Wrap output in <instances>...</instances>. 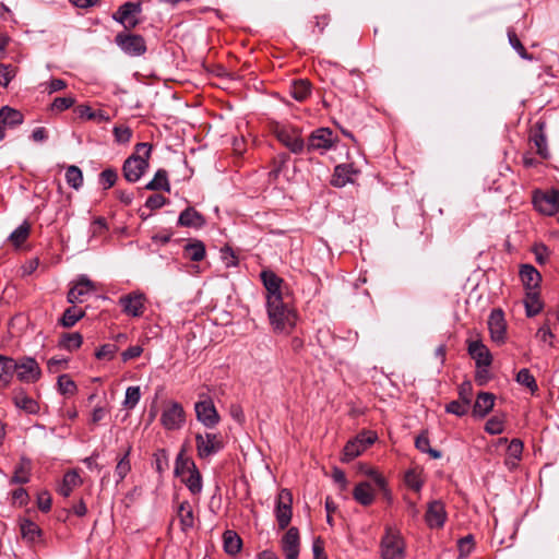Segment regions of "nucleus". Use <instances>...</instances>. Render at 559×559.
I'll use <instances>...</instances> for the list:
<instances>
[{
    "mask_svg": "<svg viewBox=\"0 0 559 559\" xmlns=\"http://www.w3.org/2000/svg\"><path fill=\"white\" fill-rule=\"evenodd\" d=\"M67 183L78 190L83 185V174L78 166H69L66 171Z\"/></svg>",
    "mask_w": 559,
    "mask_h": 559,
    "instance_id": "obj_46",
    "label": "nucleus"
},
{
    "mask_svg": "<svg viewBox=\"0 0 559 559\" xmlns=\"http://www.w3.org/2000/svg\"><path fill=\"white\" fill-rule=\"evenodd\" d=\"M531 141L534 143V146L536 148V153L540 157H543V158H548L549 157V151H548V147H547V140H546L545 134L542 132V129L538 132L534 133V135H532Z\"/></svg>",
    "mask_w": 559,
    "mask_h": 559,
    "instance_id": "obj_49",
    "label": "nucleus"
},
{
    "mask_svg": "<svg viewBox=\"0 0 559 559\" xmlns=\"http://www.w3.org/2000/svg\"><path fill=\"white\" fill-rule=\"evenodd\" d=\"M57 385L59 392L63 395H74L78 390L75 382L70 378L69 374L59 376Z\"/></svg>",
    "mask_w": 559,
    "mask_h": 559,
    "instance_id": "obj_48",
    "label": "nucleus"
},
{
    "mask_svg": "<svg viewBox=\"0 0 559 559\" xmlns=\"http://www.w3.org/2000/svg\"><path fill=\"white\" fill-rule=\"evenodd\" d=\"M177 518L182 532H188L194 526V512L189 501L185 500L177 508Z\"/></svg>",
    "mask_w": 559,
    "mask_h": 559,
    "instance_id": "obj_29",
    "label": "nucleus"
},
{
    "mask_svg": "<svg viewBox=\"0 0 559 559\" xmlns=\"http://www.w3.org/2000/svg\"><path fill=\"white\" fill-rule=\"evenodd\" d=\"M16 74V69L11 64L0 63V85L8 86Z\"/></svg>",
    "mask_w": 559,
    "mask_h": 559,
    "instance_id": "obj_59",
    "label": "nucleus"
},
{
    "mask_svg": "<svg viewBox=\"0 0 559 559\" xmlns=\"http://www.w3.org/2000/svg\"><path fill=\"white\" fill-rule=\"evenodd\" d=\"M300 547L299 531L290 527L281 539V549L286 559H298Z\"/></svg>",
    "mask_w": 559,
    "mask_h": 559,
    "instance_id": "obj_19",
    "label": "nucleus"
},
{
    "mask_svg": "<svg viewBox=\"0 0 559 559\" xmlns=\"http://www.w3.org/2000/svg\"><path fill=\"white\" fill-rule=\"evenodd\" d=\"M488 329L490 338L498 345H502L507 340V322L501 309H493L488 318Z\"/></svg>",
    "mask_w": 559,
    "mask_h": 559,
    "instance_id": "obj_15",
    "label": "nucleus"
},
{
    "mask_svg": "<svg viewBox=\"0 0 559 559\" xmlns=\"http://www.w3.org/2000/svg\"><path fill=\"white\" fill-rule=\"evenodd\" d=\"M504 430V418L502 416H492L485 425V431L489 435H500Z\"/></svg>",
    "mask_w": 559,
    "mask_h": 559,
    "instance_id": "obj_52",
    "label": "nucleus"
},
{
    "mask_svg": "<svg viewBox=\"0 0 559 559\" xmlns=\"http://www.w3.org/2000/svg\"><path fill=\"white\" fill-rule=\"evenodd\" d=\"M115 43L124 53L131 57H140L146 51L145 39L138 34L118 33Z\"/></svg>",
    "mask_w": 559,
    "mask_h": 559,
    "instance_id": "obj_9",
    "label": "nucleus"
},
{
    "mask_svg": "<svg viewBox=\"0 0 559 559\" xmlns=\"http://www.w3.org/2000/svg\"><path fill=\"white\" fill-rule=\"evenodd\" d=\"M181 481L187 486V488L192 495L201 493L203 484L202 476L199 469H195L194 472H191L181 477Z\"/></svg>",
    "mask_w": 559,
    "mask_h": 559,
    "instance_id": "obj_41",
    "label": "nucleus"
},
{
    "mask_svg": "<svg viewBox=\"0 0 559 559\" xmlns=\"http://www.w3.org/2000/svg\"><path fill=\"white\" fill-rule=\"evenodd\" d=\"M99 178L100 182L104 185V188L109 189L116 183L118 175L116 170L108 168L100 173Z\"/></svg>",
    "mask_w": 559,
    "mask_h": 559,
    "instance_id": "obj_62",
    "label": "nucleus"
},
{
    "mask_svg": "<svg viewBox=\"0 0 559 559\" xmlns=\"http://www.w3.org/2000/svg\"><path fill=\"white\" fill-rule=\"evenodd\" d=\"M185 257L193 262H199L205 257V246L202 241L195 240L185 246Z\"/></svg>",
    "mask_w": 559,
    "mask_h": 559,
    "instance_id": "obj_40",
    "label": "nucleus"
},
{
    "mask_svg": "<svg viewBox=\"0 0 559 559\" xmlns=\"http://www.w3.org/2000/svg\"><path fill=\"white\" fill-rule=\"evenodd\" d=\"M186 423V412L182 405L178 402H168L160 415V425L166 430H180Z\"/></svg>",
    "mask_w": 559,
    "mask_h": 559,
    "instance_id": "obj_6",
    "label": "nucleus"
},
{
    "mask_svg": "<svg viewBox=\"0 0 559 559\" xmlns=\"http://www.w3.org/2000/svg\"><path fill=\"white\" fill-rule=\"evenodd\" d=\"M471 405V399L464 397V402L462 401H452L445 406V411L450 414H454L456 416H464L467 414Z\"/></svg>",
    "mask_w": 559,
    "mask_h": 559,
    "instance_id": "obj_50",
    "label": "nucleus"
},
{
    "mask_svg": "<svg viewBox=\"0 0 559 559\" xmlns=\"http://www.w3.org/2000/svg\"><path fill=\"white\" fill-rule=\"evenodd\" d=\"M20 533L24 542L34 545L41 540L43 531L40 527L28 519L19 520Z\"/></svg>",
    "mask_w": 559,
    "mask_h": 559,
    "instance_id": "obj_25",
    "label": "nucleus"
},
{
    "mask_svg": "<svg viewBox=\"0 0 559 559\" xmlns=\"http://www.w3.org/2000/svg\"><path fill=\"white\" fill-rule=\"evenodd\" d=\"M533 205L536 211L544 215L556 214L559 212V190L535 191L533 194Z\"/></svg>",
    "mask_w": 559,
    "mask_h": 559,
    "instance_id": "obj_10",
    "label": "nucleus"
},
{
    "mask_svg": "<svg viewBox=\"0 0 559 559\" xmlns=\"http://www.w3.org/2000/svg\"><path fill=\"white\" fill-rule=\"evenodd\" d=\"M475 543L472 535H467L457 542V548L461 557H467L474 549Z\"/></svg>",
    "mask_w": 559,
    "mask_h": 559,
    "instance_id": "obj_61",
    "label": "nucleus"
},
{
    "mask_svg": "<svg viewBox=\"0 0 559 559\" xmlns=\"http://www.w3.org/2000/svg\"><path fill=\"white\" fill-rule=\"evenodd\" d=\"M197 419L202 423L206 428H214L219 423V415L213 401L205 397L194 405Z\"/></svg>",
    "mask_w": 559,
    "mask_h": 559,
    "instance_id": "obj_14",
    "label": "nucleus"
},
{
    "mask_svg": "<svg viewBox=\"0 0 559 559\" xmlns=\"http://www.w3.org/2000/svg\"><path fill=\"white\" fill-rule=\"evenodd\" d=\"M145 189L151 191L164 190L166 192H170L167 171L165 169H158L154 178L146 183Z\"/></svg>",
    "mask_w": 559,
    "mask_h": 559,
    "instance_id": "obj_38",
    "label": "nucleus"
},
{
    "mask_svg": "<svg viewBox=\"0 0 559 559\" xmlns=\"http://www.w3.org/2000/svg\"><path fill=\"white\" fill-rule=\"evenodd\" d=\"M178 225L190 228H201L205 225L204 216L194 207H187L178 217Z\"/></svg>",
    "mask_w": 559,
    "mask_h": 559,
    "instance_id": "obj_26",
    "label": "nucleus"
},
{
    "mask_svg": "<svg viewBox=\"0 0 559 559\" xmlns=\"http://www.w3.org/2000/svg\"><path fill=\"white\" fill-rule=\"evenodd\" d=\"M107 230H108V225L104 217H96L91 224V234L93 237L102 236Z\"/></svg>",
    "mask_w": 559,
    "mask_h": 559,
    "instance_id": "obj_63",
    "label": "nucleus"
},
{
    "mask_svg": "<svg viewBox=\"0 0 559 559\" xmlns=\"http://www.w3.org/2000/svg\"><path fill=\"white\" fill-rule=\"evenodd\" d=\"M495 405V395L489 392H480L473 406V416L484 418Z\"/></svg>",
    "mask_w": 559,
    "mask_h": 559,
    "instance_id": "obj_27",
    "label": "nucleus"
},
{
    "mask_svg": "<svg viewBox=\"0 0 559 559\" xmlns=\"http://www.w3.org/2000/svg\"><path fill=\"white\" fill-rule=\"evenodd\" d=\"M224 448L223 438L219 433H197L195 449L197 455L201 460H206L217 454Z\"/></svg>",
    "mask_w": 559,
    "mask_h": 559,
    "instance_id": "obj_5",
    "label": "nucleus"
},
{
    "mask_svg": "<svg viewBox=\"0 0 559 559\" xmlns=\"http://www.w3.org/2000/svg\"><path fill=\"white\" fill-rule=\"evenodd\" d=\"M85 312L76 306H71L64 310L60 323L64 328H72L80 319L84 317Z\"/></svg>",
    "mask_w": 559,
    "mask_h": 559,
    "instance_id": "obj_42",
    "label": "nucleus"
},
{
    "mask_svg": "<svg viewBox=\"0 0 559 559\" xmlns=\"http://www.w3.org/2000/svg\"><path fill=\"white\" fill-rule=\"evenodd\" d=\"M359 171L354 167L353 164H341L334 168V173L331 179V185L336 188H342L349 182L354 181V177Z\"/></svg>",
    "mask_w": 559,
    "mask_h": 559,
    "instance_id": "obj_23",
    "label": "nucleus"
},
{
    "mask_svg": "<svg viewBox=\"0 0 559 559\" xmlns=\"http://www.w3.org/2000/svg\"><path fill=\"white\" fill-rule=\"evenodd\" d=\"M293 496L288 489H282L276 499L275 516L280 530H285L292 520Z\"/></svg>",
    "mask_w": 559,
    "mask_h": 559,
    "instance_id": "obj_13",
    "label": "nucleus"
},
{
    "mask_svg": "<svg viewBox=\"0 0 559 559\" xmlns=\"http://www.w3.org/2000/svg\"><path fill=\"white\" fill-rule=\"evenodd\" d=\"M31 227L28 223H23L20 225L11 235L10 240L16 247L21 246L29 236Z\"/></svg>",
    "mask_w": 559,
    "mask_h": 559,
    "instance_id": "obj_51",
    "label": "nucleus"
},
{
    "mask_svg": "<svg viewBox=\"0 0 559 559\" xmlns=\"http://www.w3.org/2000/svg\"><path fill=\"white\" fill-rule=\"evenodd\" d=\"M118 349L119 348L116 344H104L96 350L95 356L97 359L111 360L116 356Z\"/></svg>",
    "mask_w": 559,
    "mask_h": 559,
    "instance_id": "obj_57",
    "label": "nucleus"
},
{
    "mask_svg": "<svg viewBox=\"0 0 559 559\" xmlns=\"http://www.w3.org/2000/svg\"><path fill=\"white\" fill-rule=\"evenodd\" d=\"M270 323L276 333L288 334L296 325L297 316L295 310L284 298L276 301H266Z\"/></svg>",
    "mask_w": 559,
    "mask_h": 559,
    "instance_id": "obj_1",
    "label": "nucleus"
},
{
    "mask_svg": "<svg viewBox=\"0 0 559 559\" xmlns=\"http://www.w3.org/2000/svg\"><path fill=\"white\" fill-rule=\"evenodd\" d=\"M12 402L16 408L26 414L35 415L39 413V404L32 396L27 395L23 389L14 390L12 394Z\"/></svg>",
    "mask_w": 559,
    "mask_h": 559,
    "instance_id": "obj_22",
    "label": "nucleus"
},
{
    "mask_svg": "<svg viewBox=\"0 0 559 559\" xmlns=\"http://www.w3.org/2000/svg\"><path fill=\"white\" fill-rule=\"evenodd\" d=\"M448 514L445 506L441 500H432L427 504L425 522L431 530L442 528L445 524Z\"/></svg>",
    "mask_w": 559,
    "mask_h": 559,
    "instance_id": "obj_16",
    "label": "nucleus"
},
{
    "mask_svg": "<svg viewBox=\"0 0 559 559\" xmlns=\"http://www.w3.org/2000/svg\"><path fill=\"white\" fill-rule=\"evenodd\" d=\"M525 290H537L540 287L542 275L532 264H522L519 272Z\"/></svg>",
    "mask_w": 559,
    "mask_h": 559,
    "instance_id": "obj_24",
    "label": "nucleus"
},
{
    "mask_svg": "<svg viewBox=\"0 0 559 559\" xmlns=\"http://www.w3.org/2000/svg\"><path fill=\"white\" fill-rule=\"evenodd\" d=\"M32 464L27 459H21L16 465L13 476L10 480L11 484H26L29 480Z\"/></svg>",
    "mask_w": 559,
    "mask_h": 559,
    "instance_id": "obj_36",
    "label": "nucleus"
},
{
    "mask_svg": "<svg viewBox=\"0 0 559 559\" xmlns=\"http://www.w3.org/2000/svg\"><path fill=\"white\" fill-rule=\"evenodd\" d=\"M377 435L372 431H364L349 440L343 450V461L350 462L355 457L364 453L368 447L374 443Z\"/></svg>",
    "mask_w": 559,
    "mask_h": 559,
    "instance_id": "obj_8",
    "label": "nucleus"
},
{
    "mask_svg": "<svg viewBox=\"0 0 559 559\" xmlns=\"http://www.w3.org/2000/svg\"><path fill=\"white\" fill-rule=\"evenodd\" d=\"M76 111L80 118H84L86 120H94L97 122H108L110 121V116L104 110H93L87 105H80L76 107Z\"/></svg>",
    "mask_w": 559,
    "mask_h": 559,
    "instance_id": "obj_37",
    "label": "nucleus"
},
{
    "mask_svg": "<svg viewBox=\"0 0 559 559\" xmlns=\"http://www.w3.org/2000/svg\"><path fill=\"white\" fill-rule=\"evenodd\" d=\"M122 311L130 317H141L145 309V296L142 293L133 292L119 298Z\"/></svg>",
    "mask_w": 559,
    "mask_h": 559,
    "instance_id": "obj_17",
    "label": "nucleus"
},
{
    "mask_svg": "<svg viewBox=\"0 0 559 559\" xmlns=\"http://www.w3.org/2000/svg\"><path fill=\"white\" fill-rule=\"evenodd\" d=\"M82 484L80 475L75 471H71L64 474L61 486L58 492L68 498L72 491Z\"/></svg>",
    "mask_w": 559,
    "mask_h": 559,
    "instance_id": "obj_32",
    "label": "nucleus"
},
{
    "mask_svg": "<svg viewBox=\"0 0 559 559\" xmlns=\"http://www.w3.org/2000/svg\"><path fill=\"white\" fill-rule=\"evenodd\" d=\"M290 95L298 102L305 100L310 95V83L306 80L294 81L290 86Z\"/></svg>",
    "mask_w": 559,
    "mask_h": 559,
    "instance_id": "obj_43",
    "label": "nucleus"
},
{
    "mask_svg": "<svg viewBox=\"0 0 559 559\" xmlns=\"http://www.w3.org/2000/svg\"><path fill=\"white\" fill-rule=\"evenodd\" d=\"M354 499L361 506H370L374 501L376 491L372 484L361 481L353 490Z\"/></svg>",
    "mask_w": 559,
    "mask_h": 559,
    "instance_id": "obj_28",
    "label": "nucleus"
},
{
    "mask_svg": "<svg viewBox=\"0 0 559 559\" xmlns=\"http://www.w3.org/2000/svg\"><path fill=\"white\" fill-rule=\"evenodd\" d=\"M337 142V136L329 128H320L313 131L307 143L308 151H321V153L331 150Z\"/></svg>",
    "mask_w": 559,
    "mask_h": 559,
    "instance_id": "obj_12",
    "label": "nucleus"
},
{
    "mask_svg": "<svg viewBox=\"0 0 559 559\" xmlns=\"http://www.w3.org/2000/svg\"><path fill=\"white\" fill-rule=\"evenodd\" d=\"M536 338H538L543 343H548L549 346H554L555 334L552 333L549 322L546 321L540 325L535 334Z\"/></svg>",
    "mask_w": 559,
    "mask_h": 559,
    "instance_id": "obj_56",
    "label": "nucleus"
},
{
    "mask_svg": "<svg viewBox=\"0 0 559 559\" xmlns=\"http://www.w3.org/2000/svg\"><path fill=\"white\" fill-rule=\"evenodd\" d=\"M94 290V283L86 275H81L68 292L67 299L70 304L82 302Z\"/></svg>",
    "mask_w": 559,
    "mask_h": 559,
    "instance_id": "obj_18",
    "label": "nucleus"
},
{
    "mask_svg": "<svg viewBox=\"0 0 559 559\" xmlns=\"http://www.w3.org/2000/svg\"><path fill=\"white\" fill-rule=\"evenodd\" d=\"M380 549L382 559H404L405 544L400 531L386 527Z\"/></svg>",
    "mask_w": 559,
    "mask_h": 559,
    "instance_id": "obj_4",
    "label": "nucleus"
},
{
    "mask_svg": "<svg viewBox=\"0 0 559 559\" xmlns=\"http://www.w3.org/2000/svg\"><path fill=\"white\" fill-rule=\"evenodd\" d=\"M516 382L527 388L532 394H535L538 391L537 382L527 368H523L518 372Z\"/></svg>",
    "mask_w": 559,
    "mask_h": 559,
    "instance_id": "obj_44",
    "label": "nucleus"
},
{
    "mask_svg": "<svg viewBox=\"0 0 559 559\" xmlns=\"http://www.w3.org/2000/svg\"><path fill=\"white\" fill-rule=\"evenodd\" d=\"M75 103V99L72 96L67 97H57L51 103L50 109L52 111L61 112L63 110L69 109Z\"/></svg>",
    "mask_w": 559,
    "mask_h": 559,
    "instance_id": "obj_58",
    "label": "nucleus"
},
{
    "mask_svg": "<svg viewBox=\"0 0 559 559\" xmlns=\"http://www.w3.org/2000/svg\"><path fill=\"white\" fill-rule=\"evenodd\" d=\"M83 343V337L80 333H69L66 334L62 338V346L68 350H74L81 347Z\"/></svg>",
    "mask_w": 559,
    "mask_h": 559,
    "instance_id": "obj_55",
    "label": "nucleus"
},
{
    "mask_svg": "<svg viewBox=\"0 0 559 559\" xmlns=\"http://www.w3.org/2000/svg\"><path fill=\"white\" fill-rule=\"evenodd\" d=\"M114 135L117 142L127 143L131 140L132 131L129 127H115Z\"/></svg>",
    "mask_w": 559,
    "mask_h": 559,
    "instance_id": "obj_64",
    "label": "nucleus"
},
{
    "mask_svg": "<svg viewBox=\"0 0 559 559\" xmlns=\"http://www.w3.org/2000/svg\"><path fill=\"white\" fill-rule=\"evenodd\" d=\"M151 145L147 143H138L135 152L129 156L123 164V177L129 182H136L148 167V157L151 155Z\"/></svg>",
    "mask_w": 559,
    "mask_h": 559,
    "instance_id": "obj_2",
    "label": "nucleus"
},
{
    "mask_svg": "<svg viewBox=\"0 0 559 559\" xmlns=\"http://www.w3.org/2000/svg\"><path fill=\"white\" fill-rule=\"evenodd\" d=\"M198 469L195 463L192 459L185 455V450H181L175 462V475L178 477H183L185 475L194 472Z\"/></svg>",
    "mask_w": 559,
    "mask_h": 559,
    "instance_id": "obj_33",
    "label": "nucleus"
},
{
    "mask_svg": "<svg viewBox=\"0 0 559 559\" xmlns=\"http://www.w3.org/2000/svg\"><path fill=\"white\" fill-rule=\"evenodd\" d=\"M415 447L423 453H428L432 459H439L441 453L430 447L427 432H421L415 440Z\"/></svg>",
    "mask_w": 559,
    "mask_h": 559,
    "instance_id": "obj_45",
    "label": "nucleus"
},
{
    "mask_svg": "<svg viewBox=\"0 0 559 559\" xmlns=\"http://www.w3.org/2000/svg\"><path fill=\"white\" fill-rule=\"evenodd\" d=\"M467 350L477 368H489L492 364V356L481 341H468Z\"/></svg>",
    "mask_w": 559,
    "mask_h": 559,
    "instance_id": "obj_21",
    "label": "nucleus"
},
{
    "mask_svg": "<svg viewBox=\"0 0 559 559\" xmlns=\"http://www.w3.org/2000/svg\"><path fill=\"white\" fill-rule=\"evenodd\" d=\"M130 452H131V447H128L126 453L118 461V463L116 465L115 473H116V475L118 477L117 483L122 481L124 479V477L131 471V463H130V460H129Z\"/></svg>",
    "mask_w": 559,
    "mask_h": 559,
    "instance_id": "obj_47",
    "label": "nucleus"
},
{
    "mask_svg": "<svg viewBox=\"0 0 559 559\" xmlns=\"http://www.w3.org/2000/svg\"><path fill=\"white\" fill-rule=\"evenodd\" d=\"M525 312L528 318L537 316L543 310V301L540 300L539 289L526 290L524 299Z\"/></svg>",
    "mask_w": 559,
    "mask_h": 559,
    "instance_id": "obj_30",
    "label": "nucleus"
},
{
    "mask_svg": "<svg viewBox=\"0 0 559 559\" xmlns=\"http://www.w3.org/2000/svg\"><path fill=\"white\" fill-rule=\"evenodd\" d=\"M141 399V392L139 386H129L126 391L123 406L127 409H133Z\"/></svg>",
    "mask_w": 559,
    "mask_h": 559,
    "instance_id": "obj_53",
    "label": "nucleus"
},
{
    "mask_svg": "<svg viewBox=\"0 0 559 559\" xmlns=\"http://www.w3.org/2000/svg\"><path fill=\"white\" fill-rule=\"evenodd\" d=\"M16 369L14 370V374L17 380L32 384L36 383L41 377V369L38 362L32 357H22L15 360Z\"/></svg>",
    "mask_w": 559,
    "mask_h": 559,
    "instance_id": "obj_11",
    "label": "nucleus"
},
{
    "mask_svg": "<svg viewBox=\"0 0 559 559\" xmlns=\"http://www.w3.org/2000/svg\"><path fill=\"white\" fill-rule=\"evenodd\" d=\"M224 549L229 555H236L240 551L242 540L234 531H226L223 534Z\"/></svg>",
    "mask_w": 559,
    "mask_h": 559,
    "instance_id": "obj_39",
    "label": "nucleus"
},
{
    "mask_svg": "<svg viewBox=\"0 0 559 559\" xmlns=\"http://www.w3.org/2000/svg\"><path fill=\"white\" fill-rule=\"evenodd\" d=\"M523 453V442L520 439L511 440L508 449L507 456L504 460L506 465L509 468H513L518 465V462L521 460Z\"/></svg>",
    "mask_w": 559,
    "mask_h": 559,
    "instance_id": "obj_34",
    "label": "nucleus"
},
{
    "mask_svg": "<svg viewBox=\"0 0 559 559\" xmlns=\"http://www.w3.org/2000/svg\"><path fill=\"white\" fill-rule=\"evenodd\" d=\"M271 131L292 153L300 154L304 152L306 144L299 128L287 123L274 122L271 126Z\"/></svg>",
    "mask_w": 559,
    "mask_h": 559,
    "instance_id": "obj_3",
    "label": "nucleus"
},
{
    "mask_svg": "<svg viewBox=\"0 0 559 559\" xmlns=\"http://www.w3.org/2000/svg\"><path fill=\"white\" fill-rule=\"evenodd\" d=\"M509 43L516 50V52L523 58L531 60L532 57L527 53L525 47L516 36L514 31L508 32Z\"/></svg>",
    "mask_w": 559,
    "mask_h": 559,
    "instance_id": "obj_60",
    "label": "nucleus"
},
{
    "mask_svg": "<svg viewBox=\"0 0 559 559\" xmlns=\"http://www.w3.org/2000/svg\"><path fill=\"white\" fill-rule=\"evenodd\" d=\"M260 276L266 289V301L274 302L280 298H283L281 292L283 280L280 276L270 270L262 271Z\"/></svg>",
    "mask_w": 559,
    "mask_h": 559,
    "instance_id": "obj_20",
    "label": "nucleus"
},
{
    "mask_svg": "<svg viewBox=\"0 0 559 559\" xmlns=\"http://www.w3.org/2000/svg\"><path fill=\"white\" fill-rule=\"evenodd\" d=\"M142 12L141 1H128L121 4L112 14V20L121 24L126 29H133L140 24L138 15Z\"/></svg>",
    "mask_w": 559,
    "mask_h": 559,
    "instance_id": "obj_7",
    "label": "nucleus"
},
{
    "mask_svg": "<svg viewBox=\"0 0 559 559\" xmlns=\"http://www.w3.org/2000/svg\"><path fill=\"white\" fill-rule=\"evenodd\" d=\"M23 115L21 111L4 106L0 109V123L5 127H15L23 122Z\"/></svg>",
    "mask_w": 559,
    "mask_h": 559,
    "instance_id": "obj_35",
    "label": "nucleus"
},
{
    "mask_svg": "<svg viewBox=\"0 0 559 559\" xmlns=\"http://www.w3.org/2000/svg\"><path fill=\"white\" fill-rule=\"evenodd\" d=\"M16 369L15 359L0 355V385L8 386Z\"/></svg>",
    "mask_w": 559,
    "mask_h": 559,
    "instance_id": "obj_31",
    "label": "nucleus"
},
{
    "mask_svg": "<svg viewBox=\"0 0 559 559\" xmlns=\"http://www.w3.org/2000/svg\"><path fill=\"white\" fill-rule=\"evenodd\" d=\"M366 474L371 478L374 489L377 488L382 491L385 497L390 496V491L386 488V480L379 472L369 469Z\"/></svg>",
    "mask_w": 559,
    "mask_h": 559,
    "instance_id": "obj_54",
    "label": "nucleus"
}]
</instances>
